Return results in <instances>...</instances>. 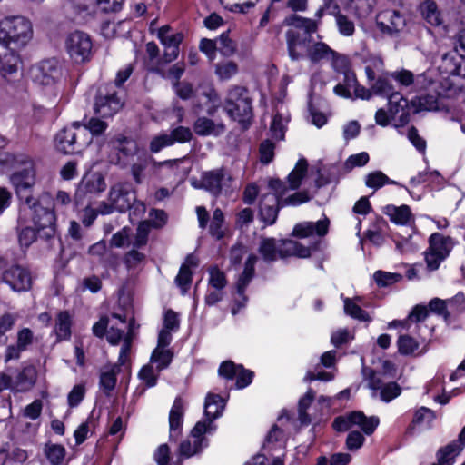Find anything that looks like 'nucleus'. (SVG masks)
I'll list each match as a JSON object with an SVG mask.
<instances>
[{"instance_id": "f257e3e1", "label": "nucleus", "mask_w": 465, "mask_h": 465, "mask_svg": "<svg viewBox=\"0 0 465 465\" xmlns=\"http://www.w3.org/2000/svg\"><path fill=\"white\" fill-rule=\"evenodd\" d=\"M48 193L39 199L27 195L23 200L17 219V235L21 247L28 248L37 236L53 238L56 233V215L53 208L44 205Z\"/></svg>"}, {"instance_id": "f03ea898", "label": "nucleus", "mask_w": 465, "mask_h": 465, "mask_svg": "<svg viewBox=\"0 0 465 465\" xmlns=\"http://www.w3.org/2000/svg\"><path fill=\"white\" fill-rule=\"evenodd\" d=\"M306 172L307 162L304 159H301L288 175V186L277 179H272L269 182V191L262 193L260 200V216L263 223L272 225L276 222L279 210L282 207L281 197L286 195L288 190L297 189Z\"/></svg>"}, {"instance_id": "7ed1b4c3", "label": "nucleus", "mask_w": 465, "mask_h": 465, "mask_svg": "<svg viewBox=\"0 0 465 465\" xmlns=\"http://www.w3.org/2000/svg\"><path fill=\"white\" fill-rule=\"evenodd\" d=\"M33 37L31 22L24 16H9L0 21V44L7 48L25 46Z\"/></svg>"}, {"instance_id": "20e7f679", "label": "nucleus", "mask_w": 465, "mask_h": 465, "mask_svg": "<svg viewBox=\"0 0 465 465\" xmlns=\"http://www.w3.org/2000/svg\"><path fill=\"white\" fill-rule=\"evenodd\" d=\"M260 253L265 261L271 262L278 257L297 256L306 258L311 255V250L292 240L277 242L273 238L263 239L260 244Z\"/></svg>"}, {"instance_id": "39448f33", "label": "nucleus", "mask_w": 465, "mask_h": 465, "mask_svg": "<svg viewBox=\"0 0 465 465\" xmlns=\"http://www.w3.org/2000/svg\"><path fill=\"white\" fill-rule=\"evenodd\" d=\"M224 109L232 119L246 127V124H249L252 117V108L247 90L242 86L232 87L228 91Z\"/></svg>"}, {"instance_id": "423d86ee", "label": "nucleus", "mask_w": 465, "mask_h": 465, "mask_svg": "<svg viewBox=\"0 0 465 465\" xmlns=\"http://www.w3.org/2000/svg\"><path fill=\"white\" fill-rule=\"evenodd\" d=\"M54 143L59 152L69 154L80 152L89 144L90 137L86 129L83 128L80 124L74 123L57 133Z\"/></svg>"}, {"instance_id": "0eeeda50", "label": "nucleus", "mask_w": 465, "mask_h": 465, "mask_svg": "<svg viewBox=\"0 0 465 465\" xmlns=\"http://www.w3.org/2000/svg\"><path fill=\"white\" fill-rule=\"evenodd\" d=\"M429 244V248L424 252L426 265L428 270L436 271L450 255L455 241L450 236L434 232L430 236Z\"/></svg>"}, {"instance_id": "6e6552de", "label": "nucleus", "mask_w": 465, "mask_h": 465, "mask_svg": "<svg viewBox=\"0 0 465 465\" xmlns=\"http://www.w3.org/2000/svg\"><path fill=\"white\" fill-rule=\"evenodd\" d=\"M135 199V193L129 185L116 183L110 189L108 202L99 204L100 214H109L114 211L124 212L132 207Z\"/></svg>"}, {"instance_id": "1a4fd4ad", "label": "nucleus", "mask_w": 465, "mask_h": 465, "mask_svg": "<svg viewBox=\"0 0 465 465\" xmlns=\"http://www.w3.org/2000/svg\"><path fill=\"white\" fill-rule=\"evenodd\" d=\"M232 175L223 168L204 172L199 182L193 181L194 188H203L213 195L227 193L232 188Z\"/></svg>"}, {"instance_id": "9d476101", "label": "nucleus", "mask_w": 465, "mask_h": 465, "mask_svg": "<svg viewBox=\"0 0 465 465\" xmlns=\"http://www.w3.org/2000/svg\"><path fill=\"white\" fill-rule=\"evenodd\" d=\"M379 423L380 420L378 417H367L362 411H355L346 415L337 417L332 426L337 431H345L357 426L366 435H371L374 432Z\"/></svg>"}, {"instance_id": "9b49d317", "label": "nucleus", "mask_w": 465, "mask_h": 465, "mask_svg": "<svg viewBox=\"0 0 465 465\" xmlns=\"http://www.w3.org/2000/svg\"><path fill=\"white\" fill-rule=\"evenodd\" d=\"M65 49L75 63H84L91 58L93 42L88 34L83 31H74L67 35Z\"/></svg>"}, {"instance_id": "f8f14e48", "label": "nucleus", "mask_w": 465, "mask_h": 465, "mask_svg": "<svg viewBox=\"0 0 465 465\" xmlns=\"http://www.w3.org/2000/svg\"><path fill=\"white\" fill-rule=\"evenodd\" d=\"M2 282L14 292H26L32 286L30 272L18 264H10L1 273Z\"/></svg>"}, {"instance_id": "ddd939ff", "label": "nucleus", "mask_w": 465, "mask_h": 465, "mask_svg": "<svg viewBox=\"0 0 465 465\" xmlns=\"http://www.w3.org/2000/svg\"><path fill=\"white\" fill-rule=\"evenodd\" d=\"M214 428L208 427L206 422L198 421L191 432V439L181 443L180 454L184 458H190L207 446V440L203 438L206 433H213Z\"/></svg>"}, {"instance_id": "4468645a", "label": "nucleus", "mask_w": 465, "mask_h": 465, "mask_svg": "<svg viewBox=\"0 0 465 465\" xmlns=\"http://www.w3.org/2000/svg\"><path fill=\"white\" fill-rule=\"evenodd\" d=\"M137 328L134 319L127 322L126 315L113 313L110 316V323L106 332V339L112 345H117L124 340L126 334L134 335Z\"/></svg>"}, {"instance_id": "2eb2a0df", "label": "nucleus", "mask_w": 465, "mask_h": 465, "mask_svg": "<svg viewBox=\"0 0 465 465\" xmlns=\"http://www.w3.org/2000/svg\"><path fill=\"white\" fill-rule=\"evenodd\" d=\"M157 37L164 48L163 61L165 63L174 61L179 55V46L183 40V35L179 32H173L168 25H163L159 28Z\"/></svg>"}, {"instance_id": "dca6fc26", "label": "nucleus", "mask_w": 465, "mask_h": 465, "mask_svg": "<svg viewBox=\"0 0 465 465\" xmlns=\"http://www.w3.org/2000/svg\"><path fill=\"white\" fill-rule=\"evenodd\" d=\"M61 74L55 60H45L34 65L30 70L33 81L40 85H52Z\"/></svg>"}, {"instance_id": "f3484780", "label": "nucleus", "mask_w": 465, "mask_h": 465, "mask_svg": "<svg viewBox=\"0 0 465 465\" xmlns=\"http://www.w3.org/2000/svg\"><path fill=\"white\" fill-rule=\"evenodd\" d=\"M333 91L335 94L343 98H351L352 92L357 98L365 100L371 98V91L358 84L356 75L352 71L345 72L342 82H340Z\"/></svg>"}, {"instance_id": "a211bd4d", "label": "nucleus", "mask_w": 465, "mask_h": 465, "mask_svg": "<svg viewBox=\"0 0 465 465\" xmlns=\"http://www.w3.org/2000/svg\"><path fill=\"white\" fill-rule=\"evenodd\" d=\"M377 26L382 33L392 35L405 28L406 19L399 11L385 10L377 15Z\"/></svg>"}, {"instance_id": "6ab92c4d", "label": "nucleus", "mask_w": 465, "mask_h": 465, "mask_svg": "<svg viewBox=\"0 0 465 465\" xmlns=\"http://www.w3.org/2000/svg\"><path fill=\"white\" fill-rule=\"evenodd\" d=\"M114 148L118 151L116 164L124 168L136 159L138 155V146L134 140L129 139L124 135H118L113 141Z\"/></svg>"}, {"instance_id": "aec40b11", "label": "nucleus", "mask_w": 465, "mask_h": 465, "mask_svg": "<svg viewBox=\"0 0 465 465\" xmlns=\"http://www.w3.org/2000/svg\"><path fill=\"white\" fill-rule=\"evenodd\" d=\"M388 107L395 126L404 125L409 122L411 112L409 101L401 94L391 93L388 98Z\"/></svg>"}, {"instance_id": "412c9836", "label": "nucleus", "mask_w": 465, "mask_h": 465, "mask_svg": "<svg viewBox=\"0 0 465 465\" xmlns=\"http://www.w3.org/2000/svg\"><path fill=\"white\" fill-rule=\"evenodd\" d=\"M37 380V371L32 364L24 365L13 378L10 376V388L15 392L30 391Z\"/></svg>"}, {"instance_id": "4be33fe9", "label": "nucleus", "mask_w": 465, "mask_h": 465, "mask_svg": "<svg viewBox=\"0 0 465 465\" xmlns=\"http://www.w3.org/2000/svg\"><path fill=\"white\" fill-rule=\"evenodd\" d=\"M10 181L17 194L23 199V191L32 188L35 183V171L33 162L31 160L25 161V167L15 172L11 175Z\"/></svg>"}, {"instance_id": "5701e85b", "label": "nucleus", "mask_w": 465, "mask_h": 465, "mask_svg": "<svg viewBox=\"0 0 465 465\" xmlns=\"http://www.w3.org/2000/svg\"><path fill=\"white\" fill-rule=\"evenodd\" d=\"M122 105V101L114 92L105 95L100 94L95 101L94 112L103 118L111 117L121 109Z\"/></svg>"}, {"instance_id": "b1692460", "label": "nucleus", "mask_w": 465, "mask_h": 465, "mask_svg": "<svg viewBox=\"0 0 465 465\" xmlns=\"http://www.w3.org/2000/svg\"><path fill=\"white\" fill-rule=\"evenodd\" d=\"M329 223L330 222L326 217H324L322 220H319L316 223H300L294 226L292 234L300 238H306L314 235L322 237L328 232Z\"/></svg>"}, {"instance_id": "393cba45", "label": "nucleus", "mask_w": 465, "mask_h": 465, "mask_svg": "<svg viewBox=\"0 0 465 465\" xmlns=\"http://www.w3.org/2000/svg\"><path fill=\"white\" fill-rule=\"evenodd\" d=\"M105 189L106 183L102 173L97 172L88 173L82 178L78 185L77 194H95L104 192Z\"/></svg>"}, {"instance_id": "a878e982", "label": "nucleus", "mask_w": 465, "mask_h": 465, "mask_svg": "<svg viewBox=\"0 0 465 465\" xmlns=\"http://www.w3.org/2000/svg\"><path fill=\"white\" fill-rule=\"evenodd\" d=\"M224 406L225 402L220 395L209 393L204 404L205 419L202 421L206 422L208 427H213L215 430L216 426L213 424V420L222 415Z\"/></svg>"}, {"instance_id": "bb28decb", "label": "nucleus", "mask_w": 465, "mask_h": 465, "mask_svg": "<svg viewBox=\"0 0 465 465\" xmlns=\"http://www.w3.org/2000/svg\"><path fill=\"white\" fill-rule=\"evenodd\" d=\"M185 404L176 398L169 413L170 438L176 440L182 431Z\"/></svg>"}, {"instance_id": "cd10ccee", "label": "nucleus", "mask_w": 465, "mask_h": 465, "mask_svg": "<svg viewBox=\"0 0 465 465\" xmlns=\"http://www.w3.org/2000/svg\"><path fill=\"white\" fill-rule=\"evenodd\" d=\"M369 387L374 391H380L381 400L385 402H390L401 392V389L397 383L389 382L387 384H383L381 379L376 375H372L370 378Z\"/></svg>"}, {"instance_id": "c85d7f7f", "label": "nucleus", "mask_w": 465, "mask_h": 465, "mask_svg": "<svg viewBox=\"0 0 465 465\" xmlns=\"http://www.w3.org/2000/svg\"><path fill=\"white\" fill-rule=\"evenodd\" d=\"M419 10L425 21L430 25L438 26L442 24V15L435 1L424 0L420 3Z\"/></svg>"}, {"instance_id": "c756f323", "label": "nucleus", "mask_w": 465, "mask_h": 465, "mask_svg": "<svg viewBox=\"0 0 465 465\" xmlns=\"http://www.w3.org/2000/svg\"><path fill=\"white\" fill-rule=\"evenodd\" d=\"M384 213L390 217V220L400 225H407L413 220L411 209L408 205L394 206L387 205L384 208Z\"/></svg>"}, {"instance_id": "7c9ffc66", "label": "nucleus", "mask_w": 465, "mask_h": 465, "mask_svg": "<svg viewBox=\"0 0 465 465\" xmlns=\"http://www.w3.org/2000/svg\"><path fill=\"white\" fill-rule=\"evenodd\" d=\"M194 132L202 136L220 135L224 132L223 124H215L213 120L206 117L198 118L193 125Z\"/></svg>"}, {"instance_id": "2f4dec72", "label": "nucleus", "mask_w": 465, "mask_h": 465, "mask_svg": "<svg viewBox=\"0 0 465 465\" xmlns=\"http://www.w3.org/2000/svg\"><path fill=\"white\" fill-rule=\"evenodd\" d=\"M391 74H389L388 72L376 76V79L374 81L369 82L370 88L368 90L371 91V97L372 94L375 95H390L393 92V86L390 81Z\"/></svg>"}, {"instance_id": "473e14b6", "label": "nucleus", "mask_w": 465, "mask_h": 465, "mask_svg": "<svg viewBox=\"0 0 465 465\" xmlns=\"http://www.w3.org/2000/svg\"><path fill=\"white\" fill-rule=\"evenodd\" d=\"M117 364L104 366L100 372V387L104 393L109 394L115 387L116 376L119 372Z\"/></svg>"}, {"instance_id": "72a5a7b5", "label": "nucleus", "mask_w": 465, "mask_h": 465, "mask_svg": "<svg viewBox=\"0 0 465 465\" xmlns=\"http://www.w3.org/2000/svg\"><path fill=\"white\" fill-rule=\"evenodd\" d=\"M440 95V88L430 90V92L418 96L413 100L417 111H432L438 109V100Z\"/></svg>"}, {"instance_id": "f704fd0d", "label": "nucleus", "mask_w": 465, "mask_h": 465, "mask_svg": "<svg viewBox=\"0 0 465 465\" xmlns=\"http://www.w3.org/2000/svg\"><path fill=\"white\" fill-rule=\"evenodd\" d=\"M341 299L344 303V312L351 316L353 319L359 320L361 322H371V318L369 316L368 312L363 311L361 306L356 302V301H361L360 297H356L355 299L344 298L341 294Z\"/></svg>"}, {"instance_id": "c9c22d12", "label": "nucleus", "mask_w": 465, "mask_h": 465, "mask_svg": "<svg viewBox=\"0 0 465 465\" xmlns=\"http://www.w3.org/2000/svg\"><path fill=\"white\" fill-rule=\"evenodd\" d=\"M71 316L67 312L58 313L55 320L54 332L57 341H65L71 337Z\"/></svg>"}, {"instance_id": "e433bc0d", "label": "nucleus", "mask_w": 465, "mask_h": 465, "mask_svg": "<svg viewBox=\"0 0 465 465\" xmlns=\"http://www.w3.org/2000/svg\"><path fill=\"white\" fill-rule=\"evenodd\" d=\"M434 71L428 70L415 76L413 89L417 92L435 90L440 88V84L434 79Z\"/></svg>"}, {"instance_id": "4c0bfd02", "label": "nucleus", "mask_w": 465, "mask_h": 465, "mask_svg": "<svg viewBox=\"0 0 465 465\" xmlns=\"http://www.w3.org/2000/svg\"><path fill=\"white\" fill-rule=\"evenodd\" d=\"M257 257L253 254L250 255L245 262L244 270L237 282V292L240 295H243L245 288L249 284L254 273V265Z\"/></svg>"}, {"instance_id": "58836bf2", "label": "nucleus", "mask_w": 465, "mask_h": 465, "mask_svg": "<svg viewBox=\"0 0 465 465\" xmlns=\"http://www.w3.org/2000/svg\"><path fill=\"white\" fill-rule=\"evenodd\" d=\"M331 55H334V50L322 42L315 43L308 49V57L313 63L330 60Z\"/></svg>"}, {"instance_id": "ea45409f", "label": "nucleus", "mask_w": 465, "mask_h": 465, "mask_svg": "<svg viewBox=\"0 0 465 465\" xmlns=\"http://www.w3.org/2000/svg\"><path fill=\"white\" fill-rule=\"evenodd\" d=\"M173 359V353L169 349L156 347L151 355V364L155 365L157 372L167 368Z\"/></svg>"}, {"instance_id": "a19ab883", "label": "nucleus", "mask_w": 465, "mask_h": 465, "mask_svg": "<svg viewBox=\"0 0 465 465\" xmlns=\"http://www.w3.org/2000/svg\"><path fill=\"white\" fill-rule=\"evenodd\" d=\"M152 159L145 154H141L134 159L129 166L131 167V173L134 180L137 183H141L145 177V170L148 167L149 162Z\"/></svg>"}, {"instance_id": "79ce46f5", "label": "nucleus", "mask_w": 465, "mask_h": 465, "mask_svg": "<svg viewBox=\"0 0 465 465\" xmlns=\"http://www.w3.org/2000/svg\"><path fill=\"white\" fill-rule=\"evenodd\" d=\"M376 0H351V8L359 19L369 17L376 6Z\"/></svg>"}, {"instance_id": "37998d69", "label": "nucleus", "mask_w": 465, "mask_h": 465, "mask_svg": "<svg viewBox=\"0 0 465 465\" xmlns=\"http://www.w3.org/2000/svg\"><path fill=\"white\" fill-rule=\"evenodd\" d=\"M387 73L384 69V64L381 57L371 56L365 62V74L368 82L374 81L376 76Z\"/></svg>"}, {"instance_id": "c03bdc74", "label": "nucleus", "mask_w": 465, "mask_h": 465, "mask_svg": "<svg viewBox=\"0 0 465 465\" xmlns=\"http://www.w3.org/2000/svg\"><path fill=\"white\" fill-rule=\"evenodd\" d=\"M238 71L237 63L232 60L223 61L215 65V74L222 81L230 80L237 74Z\"/></svg>"}, {"instance_id": "a18cd8bd", "label": "nucleus", "mask_w": 465, "mask_h": 465, "mask_svg": "<svg viewBox=\"0 0 465 465\" xmlns=\"http://www.w3.org/2000/svg\"><path fill=\"white\" fill-rule=\"evenodd\" d=\"M460 453V445L456 443H450L438 451V462L432 465H451L454 457Z\"/></svg>"}, {"instance_id": "49530a36", "label": "nucleus", "mask_w": 465, "mask_h": 465, "mask_svg": "<svg viewBox=\"0 0 465 465\" xmlns=\"http://www.w3.org/2000/svg\"><path fill=\"white\" fill-rule=\"evenodd\" d=\"M289 25H292L299 29H303L306 34H312L317 31L319 23L311 18L302 17L293 15L286 19Z\"/></svg>"}, {"instance_id": "de8ad7c7", "label": "nucleus", "mask_w": 465, "mask_h": 465, "mask_svg": "<svg viewBox=\"0 0 465 465\" xmlns=\"http://www.w3.org/2000/svg\"><path fill=\"white\" fill-rule=\"evenodd\" d=\"M396 184L395 181L391 180L381 171L371 172L365 178L366 186L374 190L381 188L384 184Z\"/></svg>"}, {"instance_id": "09e8293b", "label": "nucleus", "mask_w": 465, "mask_h": 465, "mask_svg": "<svg viewBox=\"0 0 465 465\" xmlns=\"http://www.w3.org/2000/svg\"><path fill=\"white\" fill-rule=\"evenodd\" d=\"M45 454L53 465H60L65 456V449L59 444L49 443L45 447Z\"/></svg>"}, {"instance_id": "8fccbe9b", "label": "nucleus", "mask_w": 465, "mask_h": 465, "mask_svg": "<svg viewBox=\"0 0 465 465\" xmlns=\"http://www.w3.org/2000/svg\"><path fill=\"white\" fill-rule=\"evenodd\" d=\"M216 41L218 51L223 56L229 57L235 54L237 50V45L232 39L229 37V32L223 33L218 38H216Z\"/></svg>"}, {"instance_id": "3c124183", "label": "nucleus", "mask_w": 465, "mask_h": 465, "mask_svg": "<svg viewBox=\"0 0 465 465\" xmlns=\"http://www.w3.org/2000/svg\"><path fill=\"white\" fill-rule=\"evenodd\" d=\"M222 5L232 12L246 13L258 0H220Z\"/></svg>"}, {"instance_id": "603ef678", "label": "nucleus", "mask_w": 465, "mask_h": 465, "mask_svg": "<svg viewBox=\"0 0 465 465\" xmlns=\"http://www.w3.org/2000/svg\"><path fill=\"white\" fill-rule=\"evenodd\" d=\"M288 123V118L284 117L281 114H276L273 116L271 124V133L273 138L276 140H282L284 138L285 127Z\"/></svg>"}, {"instance_id": "864d4df0", "label": "nucleus", "mask_w": 465, "mask_h": 465, "mask_svg": "<svg viewBox=\"0 0 465 465\" xmlns=\"http://www.w3.org/2000/svg\"><path fill=\"white\" fill-rule=\"evenodd\" d=\"M373 279L380 287H387L400 282L402 276L400 273L377 271L373 274Z\"/></svg>"}, {"instance_id": "5fc2aeb1", "label": "nucleus", "mask_w": 465, "mask_h": 465, "mask_svg": "<svg viewBox=\"0 0 465 465\" xmlns=\"http://www.w3.org/2000/svg\"><path fill=\"white\" fill-rule=\"evenodd\" d=\"M314 396V391L310 389L299 401V420L302 424H308L311 421L309 415L306 413V410L312 402Z\"/></svg>"}, {"instance_id": "6e6d98bb", "label": "nucleus", "mask_w": 465, "mask_h": 465, "mask_svg": "<svg viewBox=\"0 0 465 465\" xmlns=\"http://www.w3.org/2000/svg\"><path fill=\"white\" fill-rule=\"evenodd\" d=\"M223 212L217 208L213 213V218L210 224V233L215 237L216 239H221L223 236Z\"/></svg>"}, {"instance_id": "4d7b16f0", "label": "nucleus", "mask_w": 465, "mask_h": 465, "mask_svg": "<svg viewBox=\"0 0 465 465\" xmlns=\"http://www.w3.org/2000/svg\"><path fill=\"white\" fill-rule=\"evenodd\" d=\"M336 25L339 33L343 36H351L355 32V25L353 21L348 18L343 14H337L335 15Z\"/></svg>"}, {"instance_id": "13d9d810", "label": "nucleus", "mask_w": 465, "mask_h": 465, "mask_svg": "<svg viewBox=\"0 0 465 465\" xmlns=\"http://www.w3.org/2000/svg\"><path fill=\"white\" fill-rule=\"evenodd\" d=\"M397 344L399 352L404 355L411 354L419 348L417 341L409 335H401Z\"/></svg>"}, {"instance_id": "bf43d9fd", "label": "nucleus", "mask_w": 465, "mask_h": 465, "mask_svg": "<svg viewBox=\"0 0 465 465\" xmlns=\"http://www.w3.org/2000/svg\"><path fill=\"white\" fill-rule=\"evenodd\" d=\"M286 41L290 57L292 60H298L301 57V54L297 52V46L301 45L299 33L288 30L286 32Z\"/></svg>"}, {"instance_id": "052dcab7", "label": "nucleus", "mask_w": 465, "mask_h": 465, "mask_svg": "<svg viewBox=\"0 0 465 465\" xmlns=\"http://www.w3.org/2000/svg\"><path fill=\"white\" fill-rule=\"evenodd\" d=\"M192 281V272L187 264H183L175 278L177 285L182 289L183 293L186 292Z\"/></svg>"}, {"instance_id": "680f3d73", "label": "nucleus", "mask_w": 465, "mask_h": 465, "mask_svg": "<svg viewBox=\"0 0 465 465\" xmlns=\"http://www.w3.org/2000/svg\"><path fill=\"white\" fill-rule=\"evenodd\" d=\"M283 439V431L277 425H273L266 437L263 448H267L269 450H273V445L276 443H279V445L282 446Z\"/></svg>"}, {"instance_id": "e2e57ef3", "label": "nucleus", "mask_w": 465, "mask_h": 465, "mask_svg": "<svg viewBox=\"0 0 465 465\" xmlns=\"http://www.w3.org/2000/svg\"><path fill=\"white\" fill-rule=\"evenodd\" d=\"M158 373L155 367L151 364L142 368L139 372V377L148 387H153L156 384Z\"/></svg>"}, {"instance_id": "0e129e2a", "label": "nucleus", "mask_w": 465, "mask_h": 465, "mask_svg": "<svg viewBox=\"0 0 465 465\" xmlns=\"http://www.w3.org/2000/svg\"><path fill=\"white\" fill-rule=\"evenodd\" d=\"M173 145V140L168 134H162L153 137L150 143V150L153 153H158L163 148Z\"/></svg>"}, {"instance_id": "69168bd1", "label": "nucleus", "mask_w": 465, "mask_h": 465, "mask_svg": "<svg viewBox=\"0 0 465 465\" xmlns=\"http://www.w3.org/2000/svg\"><path fill=\"white\" fill-rule=\"evenodd\" d=\"M85 394V388L83 384L74 385L67 396L68 405L71 408L76 407L82 401Z\"/></svg>"}, {"instance_id": "338daca9", "label": "nucleus", "mask_w": 465, "mask_h": 465, "mask_svg": "<svg viewBox=\"0 0 465 465\" xmlns=\"http://www.w3.org/2000/svg\"><path fill=\"white\" fill-rule=\"evenodd\" d=\"M209 284L216 289L222 290L226 285V279L224 273L217 268H212L209 272Z\"/></svg>"}, {"instance_id": "774afa93", "label": "nucleus", "mask_w": 465, "mask_h": 465, "mask_svg": "<svg viewBox=\"0 0 465 465\" xmlns=\"http://www.w3.org/2000/svg\"><path fill=\"white\" fill-rule=\"evenodd\" d=\"M274 157V144L270 140L263 141L260 145V160L262 163H269Z\"/></svg>"}]
</instances>
